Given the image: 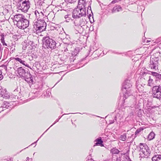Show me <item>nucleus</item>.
<instances>
[{
	"instance_id": "obj_27",
	"label": "nucleus",
	"mask_w": 161,
	"mask_h": 161,
	"mask_svg": "<svg viewBox=\"0 0 161 161\" xmlns=\"http://www.w3.org/2000/svg\"><path fill=\"white\" fill-rule=\"evenodd\" d=\"M155 134L153 132H151L148 135V139L149 140H153L155 137Z\"/></svg>"
},
{
	"instance_id": "obj_44",
	"label": "nucleus",
	"mask_w": 161,
	"mask_h": 161,
	"mask_svg": "<svg viewBox=\"0 0 161 161\" xmlns=\"http://www.w3.org/2000/svg\"><path fill=\"white\" fill-rule=\"evenodd\" d=\"M51 127L50 126V127L48 129H47L46 130V131H47L48 130L50 127Z\"/></svg>"
},
{
	"instance_id": "obj_49",
	"label": "nucleus",
	"mask_w": 161,
	"mask_h": 161,
	"mask_svg": "<svg viewBox=\"0 0 161 161\" xmlns=\"http://www.w3.org/2000/svg\"><path fill=\"white\" fill-rule=\"evenodd\" d=\"M160 80H161V74L160 78Z\"/></svg>"
},
{
	"instance_id": "obj_37",
	"label": "nucleus",
	"mask_w": 161,
	"mask_h": 161,
	"mask_svg": "<svg viewBox=\"0 0 161 161\" xmlns=\"http://www.w3.org/2000/svg\"><path fill=\"white\" fill-rule=\"evenodd\" d=\"M65 1L69 3H72L71 0H65Z\"/></svg>"
},
{
	"instance_id": "obj_17",
	"label": "nucleus",
	"mask_w": 161,
	"mask_h": 161,
	"mask_svg": "<svg viewBox=\"0 0 161 161\" xmlns=\"http://www.w3.org/2000/svg\"><path fill=\"white\" fill-rule=\"evenodd\" d=\"M35 14L37 18V20H39V19L41 18L43 16V14L42 12L41 11L39 12L37 10H35Z\"/></svg>"
},
{
	"instance_id": "obj_38",
	"label": "nucleus",
	"mask_w": 161,
	"mask_h": 161,
	"mask_svg": "<svg viewBox=\"0 0 161 161\" xmlns=\"http://www.w3.org/2000/svg\"><path fill=\"white\" fill-rule=\"evenodd\" d=\"M117 0H114L112 1V3H116V2H117Z\"/></svg>"
},
{
	"instance_id": "obj_7",
	"label": "nucleus",
	"mask_w": 161,
	"mask_h": 161,
	"mask_svg": "<svg viewBox=\"0 0 161 161\" xmlns=\"http://www.w3.org/2000/svg\"><path fill=\"white\" fill-rule=\"evenodd\" d=\"M152 93L153 98L161 100V86H153L152 89Z\"/></svg>"
},
{
	"instance_id": "obj_22",
	"label": "nucleus",
	"mask_w": 161,
	"mask_h": 161,
	"mask_svg": "<svg viewBox=\"0 0 161 161\" xmlns=\"http://www.w3.org/2000/svg\"><path fill=\"white\" fill-rule=\"evenodd\" d=\"M95 142H96L95 143V145L97 146V145H102L103 143V141H102L101 139V137L96 139L94 141Z\"/></svg>"
},
{
	"instance_id": "obj_46",
	"label": "nucleus",
	"mask_w": 161,
	"mask_h": 161,
	"mask_svg": "<svg viewBox=\"0 0 161 161\" xmlns=\"http://www.w3.org/2000/svg\"><path fill=\"white\" fill-rule=\"evenodd\" d=\"M51 127L50 126V127L48 129H47L46 130V131H47L48 130L50 127Z\"/></svg>"
},
{
	"instance_id": "obj_15",
	"label": "nucleus",
	"mask_w": 161,
	"mask_h": 161,
	"mask_svg": "<svg viewBox=\"0 0 161 161\" xmlns=\"http://www.w3.org/2000/svg\"><path fill=\"white\" fill-rule=\"evenodd\" d=\"M13 59L16 61L19 62L21 64L28 68L31 69V68L29 65L27 64L25 60H22L21 58H14Z\"/></svg>"
},
{
	"instance_id": "obj_9",
	"label": "nucleus",
	"mask_w": 161,
	"mask_h": 161,
	"mask_svg": "<svg viewBox=\"0 0 161 161\" xmlns=\"http://www.w3.org/2000/svg\"><path fill=\"white\" fill-rule=\"evenodd\" d=\"M12 103H9L6 101H4L0 105L3 108L5 111V113L8 112L12 108V106L11 105Z\"/></svg>"
},
{
	"instance_id": "obj_34",
	"label": "nucleus",
	"mask_w": 161,
	"mask_h": 161,
	"mask_svg": "<svg viewBox=\"0 0 161 161\" xmlns=\"http://www.w3.org/2000/svg\"><path fill=\"white\" fill-rule=\"evenodd\" d=\"M61 118V117H60V118H59L58 119H57L55 121V122H54V123L50 127H51L52 126H53V125H54V124H55L56 122H58L59 120V119Z\"/></svg>"
},
{
	"instance_id": "obj_8",
	"label": "nucleus",
	"mask_w": 161,
	"mask_h": 161,
	"mask_svg": "<svg viewBox=\"0 0 161 161\" xmlns=\"http://www.w3.org/2000/svg\"><path fill=\"white\" fill-rule=\"evenodd\" d=\"M158 58L156 57H151L149 64V67L151 69H156V68L158 65Z\"/></svg>"
},
{
	"instance_id": "obj_13",
	"label": "nucleus",
	"mask_w": 161,
	"mask_h": 161,
	"mask_svg": "<svg viewBox=\"0 0 161 161\" xmlns=\"http://www.w3.org/2000/svg\"><path fill=\"white\" fill-rule=\"evenodd\" d=\"M0 94L2 97L6 99H8L9 97V96L5 89H0Z\"/></svg>"
},
{
	"instance_id": "obj_40",
	"label": "nucleus",
	"mask_w": 161,
	"mask_h": 161,
	"mask_svg": "<svg viewBox=\"0 0 161 161\" xmlns=\"http://www.w3.org/2000/svg\"><path fill=\"white\" fill-rule=\"evenodd\" d=\"M2 50H0V56H2Z\"/></svg>"
},
{
	"instance_id": "obj_30",
	"label": "nucleus",
	"mask_w": 161,
	"mask_h": 161,
	"mask_svg": "<svg viewBox=\"0 0 161 161\" xmlns=\"http://www.w3.org/2000/svg\"><path fill=\"white\" fill-rule=\"evenodd\" d=\"M120 138L123 141H125L126 139V134H124L122 135H121L120 136Z\"/></svg>"
},
{
	"instance_id": "obj_6",
	"label": "nucleus",
	"mask_w": 161,
	"mask_h": 161,
	"mask_svg": "<svg viewBox=\"0 0 161 161\" xmlns=\"http://www.w3.org/2000/svg\"><path fill=\"white\" fill-rule=\"evenodd\" d=\"M86 15V10L77 7L73 10L72 17L74 19H78Z\"/></svg>"
},
{
	"instance_id": "obj_21",
	"label": "nucleus",
	"mask_w": 161,
	"mask_h": 161,
	"mask_svg": "<svg viewBox=\"0 0 161 161\" xmlns=\"http://www.w3.org/2000/svg\"><path fill=\"white\" fill-rule=\"evenodd\" d=\"M136 88L139 91H142L143 90V86L142 84H141L139 82H136Z\"/></svg>"
},
{
	"instance_id": "obj_5",
	"label": "nucleus",
	"mask_w": 161,
	"mask_h": 161,
	"mask_svg": "<svg viewBox=\"0 0 161 161\" xmlns=\"http://www.w3.org/2000/svg\"><path fill=\"white\" fill-rule=\"evenodd\" d=\"M17 6L19 10L26 12L30 8V2L29 0H20Z\"/></svg>"
},
{
	"instance_id": "obj_10",
	"label": "nucleus",
	"mask_w": 161,
	"mask_h": 161,
	"mask_svg": "<svg viewBox=\"0 0 161 161\" xmlns=\"http://www.w3.org/2000/svg\"><path fill=\"white\" fill-rule=\"evenodd\" d=\"M132 86L130 80L126 79L124 82L122 86V91L123 92H125L127 91V90L130 89V88Z\"/></svg>"
},
{
	"instance_id": "obj_50",
	"label": "nucleus",
	"mask_w": 161,
	"mask_h": 161,
	"mask_svg": "<svg viewBox=\"0 0 161 161\" xmlns=\"http://www.w3.org/2000/svg\"><path fill=\"white\" fill-rule=\"evenodd\" d=\"M27 159H28L29 158H28V157H27Z\"/></svg>"
},
{
	"instance_id": "obj_33",
	"label": "nucleus",
	"mask_w": 161,
	"mask_h": 161,
	"mask_svg": "<svg viewBox=\"0 0 161 161\" xmlns=\"http://www.w3.org/2000/svg\"><path fill=\"white\" fill-rule=\"evenodd\" d=\"M3 78V76L2 75V71L0 70V80H2Z\"/></svg>"
},
{
	"instance_id": "obj_18",
	"label": "nucleus",
	"mask_w": 161,
	"mask_h": 161,
	"mask_svg": "<svg viewBox=\"0 0 161 161\" xmlns=\"http://www.w3.org/2000/svg\"><path fill=\"white\" fill-rule=\"evenodd\" d=\"M74 24L75 25V26L76 27H74V28L77 31V32H79V29H80L82 27L83 24H84V23H77L75 21L74 22Z\"/></svg>"
},
{
	"instance_id": "obj_36",
	"label": "nucleus",
	"mask_w": 161,
	"mask_h": 161,
	"mask_svg": "<svg viewBox=\"0 0 161 161\" xmlns=\"http://www.w3.org/2000/svg\"><path fill=\"white\" fill-rule=\"evenodd\" d=\"M114 120H110V124H112L114 123Z\"/></svg>"
},
{
	"instance_id": "obj_4",
	"label": "nucleus",
	"mask_w": 161,
	"mask_h": 161,
	"mask_svg": "<svg viewBox=\"0 0 161 161\" xmlns=\"http://www.w3.org/2000/svg\"><path fill=\"white\" fill-rule=\"evenodd\" d=\"M139 147L140 156L142 157L147 158L151 153L149 147L145 144L140 143L139 145Z\"/></svg>"
},
{
	"instance_id": "obj_23",
	"label": "nucleus",
	"mask_w": 161,
	"mask_h": 161,
	"mask_svg": "<svg viewBox=\"0 0 161 161\" xmlns=\"http://www.w3.org/2000/svg\"><path fill=\"white\" fill-rule=\"evenodd\" d=\"M122 10V8L120 6L118 5L114 7L113 9V12H118Z\"/></svg>"
},
{
	"instance_id": "obj_48",
	"label": "nucleus",
	"mask_w": 161,
	"mask_h": 161,
	"mask_svg": "<svg viewBox=\"0 0 161 161\" xmlns=\"http://www.w3.org/2000/svg\"><path fill=\"white\" fill-rule=\"evenodd\" d=\"M51 127L50 126V127L48 129H47L46 130V131H47L48 130L50 127Z\"/></svg>"
},
{
	"instance_id": "obj_29",
	"label": "nucleus",
	"mask_w": 161,
	"mask_h": 161,
	"mask_svg": "<svg viewBox=\"0 0 161 161\" xmlns=\"http://www.w3.org/2000/svg\"><path fill=\"white\" fill-rule=\"evenodd\" d=\"M1 43H2L3 45V46H7V44L4 41V38L3 36H2V37H1Z\"/></svg>"
},
{
	"instance_id": "obj_28",
	"label": "nucleus",
	"mask_w": 161,
	"mask_h": 161,
	"mask_svg": "<svg viewBox=\"0 0 161 161\" xmlns=\"http://www.w3.org/2000/svg\"><path fill=\"white\" fill-rule=\"evenodd\" d=\"M152 75L156 77L157 78L160 79L161 74L158 73L152 72H151Z\"/></svg>"
},
{
	"instance_id": "obj_25",
	"label": "nucleus",
	"mask_w": 161,
	"mask_h": 161,
	"mask_svg": "<svg viewBox=\"0 0 161 161\" xmlns=\"http://www.w3.org/2000/svg\"><path fill=\"white\" fill-rule=\"evenodd\" d=\"M120 151L116 148H114L110 150V152L112 154H118Z\"/></svg>"
},
{
	"instance_id": "obj_41",
	"label": "nucleus",
	"mask_w": 161,
	"mask_h": 161,
	"mask_svg": "<svg viewBox=\"0 0 161 161\" xmlns=\"http://www.w3.org/2000/svg\"><path fill=\"white\" fill-rule=\"evenodd\" d=\"M68 51V49H67V48H66V49H65L64 50V51L65 52H66V51Z\"/></svg>"
},
{
	"instance_id": "obj_19",
	"label": "nucleus",
	"mask_w": 161,
	"mask_h": 161,
	"mask_svg": "<svg viewBox=\"0 0 161 161\" xmlns=\"http://www.w3.org/2000/svg\"><path fill=\"white\" fill-rule=\"evenodd\" d=\"M152 161H161V155H154L152 158Z\"/></svg>"
},
{
	"instance_id": "obj_35",
	"label": "nucleus",
	"mask_w": 161,
	"mask_h": 161,
	"mask_svg": "<svg viewBox=\"0 0 161 161\" xmlns=\"http://www.w3.org/2000/svg\"><path fill=\"white\" fill-rule=\"evenodd\" d=\"M84 23V24H83L82 25H83L82 26L84 25V24H85V22L83 21V19L80 20V23Z\"/></svg>"
},
{
	"instance_id": "obj_2",
	"label": "nucleus",
	"mask_w": 161,
	"mask_h": 161,
	"mask_svg": "<svg viewBox=\"0 0 161 161\" xmlns=\"http://www.w3.org/2000/svg\"><path fill=\"white\" fill-rule=\"evenodd\" d=\"M43 44L47 48L52 49H55L58 47V44L54 40L50 38L49 36L44 37L42 39Z\"/></svg>"
},
{
	"instance_id": "obj_45",
	"label": "nucleus",
	"mask_w": 161,
	"mask_h": 161,
	"mask_svg": "<svg viewBox=\"0 0 161 161\" xmlns=\"http://www.w3.org/2000/svg\"><path fill=\"white\" fill-rule=\"evenodd\" d=\"M51 127L50 126V127L48 129H47L46 130V131H47L48 130L50 127Z\"/></svg>"
},
{
	"instance_id": "obj_16",
	"label": "nucleus",
	"mask_w": 161,
	"mask_h": 161,
	"mask_svg": "<svg viewBox=\"0 0 161 161\" xmlns=\"http://www.w3.org/2000/svg\"><path fill=\"white\" fill-rule=\"evenodd\" d=\"M18 92V90L17 89H15L13 92V94L14 95H15V98H17V99H20L21 100H24L26 98H25L23 96H22L21 95H20V92H19L18 94H19V95H16V92Z\"/></svg>"
},
{
	"instance_id": "obj_43",
	"label": "nucleus",
	"mask_w": 161,
	"mask_h": 161,
	"mask_svg": "<svg viewBox=\"0 0 161 161\" xmlns=\"http://www.w3.org/2000/svg\"><path fill=\"white\" fill-rule=\"evenodd\" d=\"M89 8H90V9H91V6H88V9H89Z\"/></svg>"
},
{
	"instance_id": "obj_47",
	"label": "nucleus",
	"mask_w": 161,
	"mask_h": 161,
	"mask_svg": "<svg viewBox=\"0 0 161 161\" xmlns=\"http://www.w3.org/2000/svg\"><path fill=\"white\" fill-rule=\"evenodd\" d=\"M51 127L50 126V127L48 129H47L46 130V131H47L48 130L50 127Z\"/></svg>"
},
{
	"instance_id": "obj_11",
	"label": "nucleus",
	"mask_w": 161,
	"mask_h": 161,
	"mask_svg": "<svg viewBox=\"0 0 161 161\" xmlns=\"http://www.w3.org/2000/svg\"><path fill=\"white\" fill-rule=\"evenodd\" d=\"M20 24H16L17 26L19 29H24L28 27L29 25V21L26 19L23 20L21 22Z\"/></svg>"
},
{
	"instance_id": "obj_24",
	"label": "nucleus",
	"mask_w": 161,
	"mask_h": 161,
	"mask_svg": "<svg viewBox=\"0 0 161 161\" xmlns=\"http://www.w3.org/2000/svg\"><path fill=\"white\" fill-rule=\"evenodd\" d=\"M124 92V96L125 99L127 98V97L131 95V92L130 89L127 90V91H125Z\"/></svg>"
},
{
	"instance_id": "obj_26",
	"label": "nucleus",
	"mask_w": 161,
	"mask_h": 161,
	"mask_svg": "<svg viewBox=\"0 0 161 161\" xmlns=\"http://www.w3.org/2000/svg\"><path fill=\"white\" fill-rule=\"evenodd\" d=\"M64 18L65 19V21L66 22H69L72 20L71 17V15L70 14L66 15L64 16Z\"/></svg>"
},
{
	"instance_id": "obj_42",
	"label": "nucleus",
	"mask_w": 161,
	"mask_h": 161,
	"mask_svg": "<svg viewBox=\"0 0 161 161\" xmlns=\"http://www.w3.org/2000/svg\"><path fill=\"white\" fill-rule=\"evenodd\" d=\"M38 140H37L36 142H35L34 143H33L32 144H31V145H32V144H34V143H36L37 142V141H38Z\"/></svg>"
},
{
	"instance_id": "obj_31",
	"label": "nucleus",
	"mask_w": 161,
	"mask_h": 161,
	"mask_svg": "<svg viewBox=\"0 0 161 161\" xmlns=\"http://www.w3.org/2000/svg\"><path fill=\"white\" fill-rule=\"evenodd\" d=\"M143 130V129L140 128L136 130V134H137L138 133H139V132H141Z\"/></svg>"
},
{
	"instance_id": "obj_39",
	"label": "nucleus",
	"mask_w": 161,
	"mask_h": 161,
	"mask_svg": "<svg viewBox=\"0 0 161 161\" xmlns=\"http://www.w3.org/2000/svg\"><path fill=\"white\" fill-rule=\"evenodd\" d=\"M3 47H2L1 44L0 43V50H3Z\"/></svg>"
},
{
	"instance_id": "obj_12",
	"label": "nucleus",
	"mask_w": 161,
	"mask_h": 161,
	"mask_svg": "<svg viewBox=\"0 0 161 161\" xmlns=\"http://www.w3.org/2000/svg\"><path fill=\"white\" fill-rule=\"evenodd\" d=\"M25 19V16L22 14H18L14 15V20L16 22V25L19 24H20L21 21L24 20Z\"/></svg>"
},
{
	"instance_id": "obj_14",
	"label": "nucleus",
	"mask_w": 161,
	"mask_h": 161,
	"mask_svg": "<svg viewBox=\"0 0 161 161\" xmlns=\"http://www.w3.org/2000/svg\"><path fill=\"white\" fill-rule=\"evenodd\" d=\"M86 0H79L78 2V4L77 7L80 8L81 9L86 10Z\"/></svg>"
},
{
	"instance_id": "obj_20",
	"label": "nucleus",
	"mask_w": 161,
	"mask_h": 161,
	"mask_svg": "<svg viewBox=\"0 0 161 161\" xmlns=\"http://www.w3.org/2000/svg\"><path fill=\"white\" fill-rule=\"evenodd\" d=\"M142 74L143 76H146L148 77L149 79L148 80V85L149 86H152L153 80L151 78V77L149 76V75L147 73H144V74L142 73Z\"/></svg>"
},
{
	"instance_id": "obj_3",
	"label": "nucleus",
	"mask_w": 161,
	"mask_h": 161,
	"mask_svg": "<svg viewBox=\"0 0 161 161\" xmlns=\"http://www.w3.org/2000/svg\"><path fill=\"white\" fill-rule=\"evenodd\" d=\"M47 24L44 20L40 19L34 23V28L37 33L41 32L46 29Z\"/></svg>"
},
{
	"instance_id": "obj_1",
	"label": "nucleus",
	"mask_w": 161,
	"mask_h": 161,
	"mask_svg": "<svg viewBox=\"0 0 161 161\" xmlns=\"http://www.w3.org/2000/svg\"><path fill=\"white\" fill-rule=\"evenodd\" d=\"M17 71L18 75L21 77L23 78L28 83L33 84V78L29 72H26L21 67L17 69Z\"/></svg>"
},
{
	"instance_id": "obj_32",
	"label": "nucleus",
	"mask_w": 161,
	"mask_h": 161,
	"mask_svg": "<svg viewBox=\"0 0 161 161\" xmlns=\"http://www.w3.org/2000/svg\"><path fill=\"white\" fill-rule=\"evenodd\" d=\"M3 111H5V109L2 107L1 105H0V113L1 112H3ZM4 113H6L5 112Z\"/></svg>"
},
{
	"instance_id": "obj_51",
	"label": "nucleus",
	"mask_w": 161,
	"mask_h": 161,
	"mask_svg": "<svg viewBox=\"0 0 161 161\" xmlns=\"http://www.w3.org/2000/svg\"><path fill=\"white\" fill-rule=\"evenodd\" d=\"M27 159H28L29 158H28V157H27Z\"/></svg>"
}]
</instances>
